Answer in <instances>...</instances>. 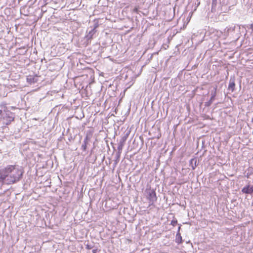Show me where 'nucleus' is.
Listing matches in <instances>:
<instances>
[{
    "label": "nucleus",
    "mask_w": 253,
    "mask_h": 253,
    "mask_svg": "<svg viewBox=\"0 0 253 253\" xmlns=\"http://www.w3.org/2000/svg\"><path fill=\"white\" fill-rule=\"evenodd\" d=\"M24 173L22 167L8 165L0 169V182L7 184L16 183L22 179Z\"/></svg>",
    "instance_id": "nucleus-1"
},
{
    "label": "nucleus",
    "mask_w": 253,
    "mask_h": 253,
    "mask_svg": "<svg viewBox=\"0 0 253 253\" xmlns=\"http://www.w3.org/2000/svg\"><path fill=\"white\" fill-rule=\"evenodd\" d=\"M15 114L5 105L0 106V124L6 126L14 120Z\"/></svg>",
    "instance_id": "nucleus-2"
},
{
    "label": "nucleus",
    "mask_w": 253,
    "mask_h": 253,
    "mask_svg": "<svg viewBox=\"0 0 253 253\" xmlns=\"http://www.w3.org/2000/svg\"><path fill=\"white\" fill-rule=\"evenodd\" d=\"M211 12L213 14L211 18L214 22L220 21L221 14V0H212Z\"/></svg>",
    "instance_id": "nucleus-3"
},
{
    "label": "nucleus",
    "mask_w": 253,
    "mask_h": 253,
    "mask_svg": "<svg viewBox=\"0 0 253 253\" xmlns=\"http://www.w3.org/2000/svg\"><path fill=\"white\" fill-rule=\"evenodd\" d=\"M235 26L232 24L227 27L222 32V39H226L227 38V42H222V44H227L228 43L234 41V40L232 38V36L234 33Z\"/></svg>",
    "instance_id": "nucleus-4"
},
{
    "label": "nucleus",
    "mask_w": 253,
    "mask_h": 253,
    "mask_svg": "<svg viewBox=\"0 0 253 253\" xmlns=\"http://www.w3.org/2000/svg\"><path fill=\"white\" fill-rule=\"evenodd\" d=\"M147 199L149 200V205L152 206L157 200L156 193L154 189H150L147 191Z\"/></svg>",
    "instance_id": "nucleus-5"
},
{
    "label": "nucleus",
    "mask_w": 253,
    "mask_h": 253,
    "mask_svg": "<svg viewBox=\"0 0 253 253\" xmlns=\"http://www.w3.org/2000/svg\"><path fill=\"white\" fill-rule=\"evenodd\" d=\"M12 86L11 85H0V96L5 97L8 92H11Z\"/></svg>",
    "instance_id": "nucleus-6"
},
{
    "label": "nucleus",
    "mask_w": 253,
    "mask_h": 253,
    "mask_svg": "<svg viewBox=\"0 0 253 253\" xmlns=\"http://www.w3.org/2000/svg\"><path fill=\"white\" fill-rule=\"evenodd\" d=\"M129 134V132H126L124 134L123 136L121 137V139L118 144L117 150L120 151H122L123 147L125 144L126 140H127L128 135Z\"/></svg>",
    "instance_id": "nucleus-7"
},
{
    "label": "nucleus",
    "mask_w": 253,
    "mask_h": 253,
    "mask_svg": "<svg viewBox=\"0 0 253 253\" xmlns=\"http://www.w3.org/2000/svg\"><path fill=\"white\" fill-rule=\"evenodd\" d=\"M241 191L245 194L252 195L253 194V185H251L249 182L248 184L242 189Z\"/></svg>",
    "instance_id": "nucleus-8"
},
{
    "label": "nucleus",
    "mask_w": 253,
    "mask_h": 253,
    "mask_svg": "<svg viewBox=\"0 0 253 253\" xmlns=\"http://www.w3.org/2000/svg\"><path fill=\"white\" fill-rule=\"evenodd\" d=\"M90 140V137L88 135L86 134L85 136L83 143L81 146V149L84 152H86L87 151V145L89 144V142Z\"/></svg>",
    "instance_id": "nucleus-9"
},
{
    "label": "nucleus",
    "mask_w": 253,
    "mask_h": 253,
    "mask_svg": "<svg viewBox=\"0 0 253 253\" xmlns=\"http://www.w3.org/2000/svg\"><path fill=\"white\" fill-rule=\"evenodd\" d=\"M235 78L234 77H231L229 80V82L227 90L228 91V93L230 92H233L235 88Z\"/></svg>",
    "instance_id": "nucleus-10"
},
{
    "label": "nucleus",
    "mask_w": 253,
    "mask_h": 253,
    "mask_svg": "<svg viewBox=\"0 0 253 253\" xmlns=\"http://www.w3.org/2000/svg\"><path fill=\"white\" fill-rule=\"evenodd\" d=\"M26 80L29 84H34L38 82V76L37 75H30L27 76Z\"/></svg>",
    "instance_id": "nucleus-11"
},
{
    "label": "nucleus",
    "mask_w": 253,
    "mask_h": 253,
    "mask_svg": "<svg viewBox=\"0 0 253 253\" xmlns=\"http://www.w3.org/2000/svg\"><path fill=\"white\" fill-rule=\"evenodd\" d=\"M199 164V161L196 158L191 159L189 161V166L192 168L193 170H194Z\"/></svg>",
    "instance_id": "nucleus-12"
},
{
    "label": "nucleus",
    "mask_w": 253,
    "mask_h": 253,
    "mask_svg": "<svg viewBox=\"0 0 253 253\" xmlns=\"http://www.w3.org/2000/svg\"><path fill=\"white\" fill-rule=\"evenodd\" d=\"M96 30L91 29V30L87 33V34L85 36V38L87 41L91 40L94 34L96 33Z\"/></svg>",
    "instance_id": "nucleus-13"
},
{
    "label": "nucleus",
    "mask_w": 253,
    "mask_h": 253,
    "mask_svg": "<svg viewBox=\"0 0 253 253\" xmlns=\"http://www.w3.org/2000/svg\"><path fill=\"white\" fill-rule=\"evenodd\" d=\"M253 174V167H250L248 168V169L245 171L244 174L245 176L249 178L250 176Z\"/></svg>",
    "instance_id": "nucleus-14"
},
{
    "label": "nucleus",
    "mask_w": 253,
    "mask_h": 253,
    "mask_svg": "<svg viewBox=\"0 0 253 253\" xmlns=\"http://www.w3.org/2000/svg\"><path fill=\"white\" fill-rule=\"evenodd\" d=\"M175 242L177 243L178 245L182 244L183 242V240L182 238V237L181 236V234L179 232H177L176 236H175Z\"/></svg>",
    "instance_id": "nucleus-15"
},
{
    "label": "nucleus",
    "mask_w": 253,
    "mask_h": 253,
    "mask_svg": "<svg viewBox=\"0 0 253 253\" xmlns=\"http://www.w3.org/2000/svg\"><path fill=\"white\" fill-rule=\"evenodd\" d=\"M121 153H122V151H120L119 150H118L117 152H116V153L115 154V165H117V163L119 162L120 159V156H121Z\"/></svg>",
    "instance_id": "nucleus-16"
},
{
    "label": "nucleus",
    "mask_w": 253,
    "mask_h": 253,
    "mask_svg": "<svg viewBox=\"0 0 253 253\" xmlns=\"http://www.w3.org/2000/svg\"><path fill=\"white\" fill-rule=\"evenodd\" d=\"M214 97H215V95H212L211 96L210 100L205 102V106H210L211 105V104L212 103L213 100L214 99Z\"/></svg>",
    "instance_id": "nucleus-17"
},
{
    "label": "nucleus",
    "mask_w": 253,
    "mask_h": 253,
    "mask_svg": "<svg viewBox=\"0 0 253 253\" xmlns=\"http://www.w3.org/2000/svg\"><path fill=\"white\" fill-rule=\"evenodd\" d=\"M202 143V148H203L204 147V144H205V140H204L203 138H199L198 141V144L199 145V144L200 143Z\"/></svg>",
    "instance_id": "nucleus-18"
},
{
    "label": "nucleus",
    "mask_w": 253,
    "mask_h": 253,
    "mask_svg": "<svg viewBox=\"0 0 253 253\" xmlns=\"http://www.w3.org/2000/svg\"><path fill=\"white\" fill-rule=\"evenodd\" d=\"M177 224V220L176 219H173L171 221L170 225H172L173 226H175Z\"/></svg>",
    "instance_id": "nucleus-19"
},
{
    "label": "nucleus",
    "mask_w": 253,
    "mask_h": 253,
    "mask_svg": "<svg viewBox=\"0 0 253 253\" xmlns=\"http://www.w3.org/2000/svg\"><path fill=\"white\" fill-rule=\"evenodd\" d=\"M99 26L98 23L97 22H95L93 24V27H91L92 29H94L96 30V28H97Z\"/></svg>",
    "instance_id": "nucleus-20"
},
{
    "label": "nucleus",
    "mask_w": 253,
    "mask_h": 253,
    "mask_svg": "<svg viewBox=\"0 0 253 253\" xmlns=\"http://www.w3.org/2000/svg\"><path fill=\"white\" fill-rule=\"evenodd\" d=\"M75 139V137H73L72 136V135L70 134L69 135V137H68V140L70 142H71V141H74Z\"/></svg>",
    "instance_id": "nucleus-21"
},
{
    "label": "nucleus",
    "mask_w": 253,
    "mask_h": 253,
    "mask_svg": "<svg viewBox=\"0 0 253 253\" xmlns=\"http://www.w3.org/2000/svg\"><path fill=\"white\" fill-rule=\"evenodd\" d=\"M93 246L91 245L87 244L85 245V248L87 250H91L93 248Z\"/></svg>",
    "instance_id": "nucleus-22"
},
{
    "label": "nucleus",
    "mask_w": 253,
    "mask_h": 253,
    "mask_svg": "<svg viewBox=\"0 0 253 253\" xmlns=\"http://www.w3.org/2000/svg\"><path fill=\"white\" fill-rule=\"evenodd\" d=\"M96 157L95 156L94 157V158H93L92 160H91L90 162V163H94L95 161H96Z\"/></svg>",
    "instance_id": "nucleus-23"
},
{
    "label": "nucleus",
    "mask_w": 253,
    "mask_h": 253,
    "mask_svg": "<svg viewBox=\"0 0 253 253\" xmlns=\"http://www.w3.org/2000/svg\"><path fill=\"white\" fill-rule=\"evenodd\" d=\"M220 143L219 144H217V145L216 146V147L218 148V150L219 151H220Z\"/></svg>",
    "instance_id": "nucleus-24"
},
{
    "label": "nucleus",
    "mask_w": 253,
    "mask_h": 253,
    "mask_svg": "<svg viewBox=\"0 0 253 253\" xmlns=\"http://www.w3.org/2000/svg\"><path fill=\"white\" fill-rule=\"evenodd\" d=\"M181 225H179V226L178 227V229H177V232H180V230L181 229Z\"/></svg>",
    "instance_id": "nucleus-25"
},
{
    "label": "nucleus",
    "mask_w": 253,
    "mask_h": 253,
    "mask_svg": "<svg viewBox=\"0 0 253 253\" xmlns=\"http://www.w3.org/2000/svg\"><path fill=\"white\" fill-rule=\"evenodd\" d=\"M97 249H94L92 250V253H97Z\"/></svg>",
    "instance_id": "nucleus-26"
},
{
    "label": "nucleus",
    "mask_w": 253,
    "mask_h": 253,
    "mask_svg": "<svg viewBox=\"0 0 253 253\" xmlns=\"http://www.w3.org/2000/svg\"><path fill=\"white\" fill-rule=\"evenodd\" d=\"M251 29H252V31H253V23L251 24Z\"/></svg>",
    "instance_id": "nucleus-27"
},
{
    "label": "nucleus",
    "mask_w": 253,
    "mask_h": 253,
    "mask_svg": "<svg viewBox=\"0 0 253 253\" xmlns=\"http://www.w3.org/2000/svg\"><path fill=\"white\" fill-rule=\"evenodd\" d=\"M93 148H93L91 150V151H90V154H89V156H90L92 154V153H93Z\"/></svg>",
    "instance_id": "nucleus-28"
},
{
    "label": "nucleus",
    "mask_w": 253,
    "mask_h": 253,
    "mask_svg": "<svg viewBox=\"0 0 253 253\" xmlns=\"http://www.w3.org/2000/svg\"><path fill=\"white\" fill-rule=\"evenodd\" d=\"M66 143H67V145H69V144L68 142H66Z\"/></svg>",
    "instance_id": "nucleus-29"
},
{
    "label": "nucleus",
    "mask_w": 253,
    "mask_h": 253,
    "mask_svg": "<svg viewBox=\"0 0 253 253\" xmlns=\"http://www.w3.org/2000/svg\"><path fill=\"white\" fill-rule=\"evenodd\" d=\"M227 9L226 8V11H223V12L226 13V12Z\"/></svg>",
    "instance_id": "nucleus-30"
},
{
    "label": "nucleus",
    "mask_w": 253,
    "mask_h": 253,
    "mask_svg": "<svg viewBox=\"0 0 253 253\" xmlns=\"http://www.w3.org/2000/svg\"><path fill=\"white\" fill-rule=\"evenodd\" d=\"M225 0H223V3H225Z\"/></svg>",
    "instance_id": "nucleus-31"
},
{
    "label": "nucleus",
    "mask_w": 253,
    "mask_h": 253,
    "mask_svg": "<svg viewBox=\"0 0 253 253\" xmlns=\"http://www.w3.org/2000/svg\"><path fill=\"white\" fill-rule=\"evenodd\" d=\"M45 2H46L47 0H43Z\"/></svg>",
    "instance_id": "nucleus-32"
},
{
    "label": "nucleus",
    "mask_w": 253,
    "mask_h": 253,
    "mask_svg": "<svg viewBox=\"0 0 253 253\" xmlns=\"http://www.w3.org/2000/svg\"><path fill=\"white\" fill-rule=\"evenodd\" d=\"M233 6V5H231V6ZM230 7H231V6H230L229 7V8H230Z\"/></svg>",
    "instance_id": "nucleus-33"
},
{
    "label": "nucleus",
    "mask_w": 253,
    "mask_h": 253,
    "mask_svg": "<svg viewBox=\"0 0 253 253\" xmlns=\"http://www.w3.org/2000/svg\"><path fill=\"white\" fill-rule=\"evenodd\" d=\"M253 32V31H252Z\"/></svg>",
    "instance_id": "nucleus-34"
}]
</instances>
